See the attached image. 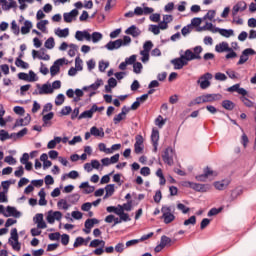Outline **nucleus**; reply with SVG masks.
<instances>
[{"mask_svg": "<svg viewBox=\"0 0 256 256\" xmlns=\"http://www.w3.org/2000/svg\"><path fill=\"white\" fill-rule=\"evenodd\" d=\"M181 53H183V50L180 51V57L174 58L170 61L171 65L174 66L175 70L183 69L185 66L189 65V61H191L189 59V56H187L186 52H184L183 54Z\"/></svg>", "mask_w": 256, "mask_h": 256, "instance_id": "obj_1", "label": "nucleus"}, {"mask_svg": "<svg viewBox=\"0 0 256 256\" xmlns=\"http://www.w3.org/2000/svg\"><path fill=\"white\" fill-rule=\"evenodd\" d=\"M161 213L165 225L173 223V220L175 219V214H173V208L171 206H162Z\"/></svg>", "mask_w": 256, "mask_h": 256, "instance_id": "obj_2", "label": "nucleus"}, {"mask_svg": "<svg viewBox=\"0 0 256 256\" xmlns=\"http://www.w3.org/2000/svg\"><path fill=\"white\" fill-rule=\"evenodd\" d=\"M213 79L212 73H205L197 80L198 85H200L201 89H209L211 87V80Z\"/></svg>", "mask_w": 256, "mask_h": 256, "instance_id": "obj_3", "label": "nucleus"}, {"mask_svg": "<svg viewBox=\"0 0 256 256\" xmlns=\"http://www.w3.org/2000/svg\"><path fill=\"white\" fill-rule=\"evenodd\" d=\"M9 243L15 251H21V244H19V234L17 228H13L10 233Z\"/></svg>", "mask_w": 256, "mask_h": 256, "instance_id": "obj_4", "label": "nucleus"}, {"mask_svg": "<svg viewBox=\"0 0 256 256\" xmlns=\"http://www.w3.org/2000/svg\"><path fill=\"white\" fill-rule=\"evenodd\" d=\"M193 51L191 49H187L184 51L186 53L187 57L190 59V61H195V59H201V53H203V47L196 46L193 48Z\"/></svg>", "mask_w": 256, "mask_h": 256, "instance_id": "obj_5", "label": "nucleus"}, {"mask_svg": "<svg viewBox=\"0 0 256 256\" xmlns=\"http://www.w3.org/2000/svg\"><path fill=\"white\" fill-rule=\"evenodd\" d=\"M173 157H175V150H173V148L171 147L166 148L162 155V159L164 163H166V165H169L171 167L174 163Z\"/></svg>", "mask_w": 256, "mask_h": 256, "instance_id": "obj_6", "label": "nucleus"}, {"mask_svg": "<svg viewBox=\"0 0 256 256\" xmlns=\"http://www.w3.org/2000/svg\"><path fill=\"white\" fill-rule=\"evenodd\" d=\"M65 63V58L57 59L53 65L50 67V75L51 77H55L61 71V66Z\"/></svg>", "mask_w": 256, "mask_h": 256, "instance_id": "obj_7", "label": "nucleus"}, {"mask_svg": "<svg viewBox=\"0 0 256 256\" xmlns=\"http://www.w3.org/2000/svg\"><path fill=\"white\" fill-rule=\"evenodd\" d=\"M255 53L256 52L255 50H253V48H246L244 51H242L237 65H244V63H247V61H249V55H255Z\"/></svg>", "mask_w": 256, "mask_h": 256, "instance_id": "obj_8", "label": "nucleus"}, {"mask_svg": "<svg viewBox=\"0 0 256 256\" xmlns=\"http://www.w3.org/2000/svg\"><path fill=\"white\" fill-rule=\"evenodd\" d=\"M246 9H247V3H245V1L237 2L232 8V17L235 19L239 11L243 13V11H245Z\"/></svg>", "mask_w": 256, "mask_h": 256, "instance_id": "obj_9", "label": "nucleus"}, {"mask_svg": "<svg viewBox=\"0 0 256 256\" xmlns=\"http://www.w3.org/2000/svg\"><path fill=\"white\" fill-rule=\"evenodd\" d=\"M123 47V39H117L115 41H109L104 48L108 51H115L117 49H121Z\"/></svg>", "mask_w": 256, "mask_h": 256, "instance_id": "obj_10", "label": "nucleus"}, {"mask_svg": "<svg viewBox=\"0 0 256 256\" xmlns=\"http://www.w3.org/2000/svg\"><path fill=\"white\" fill-rule=\"evenodd\" d=\"M77 15H79V10L73 9L70 12H66L63 14V19L65 23H72L77 19Z\"/></svg>", "mask_w": 256, "mask_h": 256, "instance_id": "obj_11", "label": "nucleus"}, {"mask_svg": "<svg viewBox=\"0 0 256 256\" xmlns=\"http://www.w3.org/2000/svg\"><path fill=\"white\" fill-rule=\"evenodd\" d=\"M228 93H238V95H242V97H245L247 95V91L245 88H241V84H234L231 87L227 88Z\"/></svg>", "mask_w": 256, "mask_h": 256, "instance_id": "obj_12", "label": "nucleus"}, {"mask_svg": "<svg viewBox=\"0 0 256 256\" xmlns=\"http://www.w3.org/2000/svg\"><path fill=\"white\" fill-rule=\"evenodd\" d=\"M145 146H143V136L137 135L136 136V142L134 144V152L139 155L140 153H143V149Z\"/></svg>", "mask_w": 256, "mask_h": 256, "instance_id": "obj_13", "label": "nucleus"}, {"mask_svg": "<svg viewBox=\"0 0 256 256\" xmlns=\"http://www.w3.org/2000/svg\"><path fill=\"white\" fill-rule=\"evenodd\" d=\"M37 88L39 89V95H51L53 93V87L51 84H37Z\"/></svg>", "mask_w": 256, "mask_h": 256, "instance_id": "obj_14", "label": "nucleus"}, {"mask_svg": "<svg viewBox=\"0 0 256 256\" xmlns=\"http://www.w3.org/2000/svg\"><path fill=\"white\" fill-rule=\"evenodd\" d=\"M75 39L77 41H84V39H86V41H91V34L87 30H78L75 33Z\"/></svg>", "mask_w": 256, "mask_h": 256, "instance_id": "obj_15", "label": "nucleus"}, {"mask_svg": "<svg viewBox=\"0 0 256 256\" xmlns=\"http://www.w3.org/2000/svg\"><path fill=\"white\" fill-rule=\"evenodd\" d=\"M204 103H213V101H221L223 95L221 94H206L202 95Z\"/></svg>", "mask_w": 256, "mask_h": 256, "instance_id": "obj_16", "label": "nucleus"}, {"mask_svg": "<svg viewBox=\"0 0 256 256\" xmlns=\"http://www.w3.org/2000/svg\"><path fill=\"white\" fill-rule=\"evenodd\" d=\"M6 212L8 214H5V217H15L16 219H19V217H21V212H19L15 207L7 206Z\"/></svg>", "mask_w": 256, "mask_h": 256, "instance_id": "obj_17", "label": "nucleus"}, {"mask_svg": "<svg viewBox=\"0 0 256 256\" xmlns=\"http://www.w3.org/2000/svg\"><path fill=\"white\" fill-rule=\"evenodd\" d=\"M216 53H225L231 51V47H229V43L227 42H220L215 46Z\"/></svg>", "mask_w": 256, "mask_h": 256, "instance_id": "obj_18", "label": "nucleus"}, {"mask_svg": "<svg viewBox=\"0 0 256 256\" xmlns=\"http://www.w3.org/2000/svg\"><path fill=\"white\" fill-rule=\"evenodd\" d=\"M31 123V115L27 114L26 117L16 120L14 127H25Z\"/></svg>", "mask_w": 256, "mask_h": 256, "instance_id": "obj_19", "label": "nucleus"}, {"mask_svg": "<svg viewBox=\"0 0 256 256\" xmlns=\"http://www.w3.org/2000/svg\"><path fill=\"white\" fill-rule=\"evenodd\" d=\"M213 33H220L222 37L229 38L234 35L233 29L215 28Z\"/></svg>", "mask_w": 256, "mask_h": 256, "instance_id": "obj_20", "label": "nucleus"}, {"mask_svg": "<svg viewBox=\"0 0 256 256\" xmlns=\"http://www.w3.org/2000/svg\"><path fill=\"white\" fill-rule=\"evenodd\" d=\"M125 33L126 35H131L132 37L137 38L141 35V30L137 26L132 25L125 30Z\"/></svg>", "mask_w": 256, "mask_h": 256, "instance_id": "obj_21", "label": "nucleus"}, {"mask_svg": "<svg viewBox=\"0 0 256 256\" xmlns=\"http://www.w3.org/2000/svg\"><path fill=\"white\" fill-rule=\"evenodd\" d=\"M151 141L154 147V151H157V145H159V130L153 129L151 133Z\"/></svg>", "mask_w": 256, "mask_h": 256, "instance_id": "obj_22", "label": "nucleus"}, {"mask_svg": "<svg viewBox=\"0 0 256 256\" xmlns=\"http://www.w3.org/2000/svg\"><path fill=\"white\" fill-rule=\"evenodd\" d=\"M32 57L33 59H40L41 61H49L51 59V56L49 54H45L44 52L39 53L37 50H32Z\"/></svg>", "mask_w": 256, "mask_h": 256, "instance_id": "obj_23", "label": "nucleus"}, {"mask_svg": "<svg viewBox=\"0 0 256 256\" xmlns=\"http://www.w3.org/2000/svg\"><path fill=\"white\" fill-rule=\"evenodd\" d=\"M214 187L218 191H224V189H227V187H229V180L217 181L214 183Z\"/></svg>", "mask_w": 256, "mask_h": 256, "instance_id": "obj_24", "label": "nucleus"}, {"mask_svg": "<svg viewBox=\"0 0 256 256\" xmlns=\"http://www.w3.org/2000/svg\"><path fill=\"white\" fill-rule=\"evenodd\" d=\"M33 29V23L29 20L24 21V26L21 27L22 35H27Z\"/></svg>", "mask_w": 256, "mask_h": 256, "instance_id": "obj_25", "label": "nucleus"}, {"mask_svg": "<svg viewBox=\"0 0 256 256\" xmlns=\"http://www.w3.org/2000/svg\"><path fill=\"white\" fill-rule=\"evenodd\" d=\"M103 85V80L98 79L95 83L91 84L90 86H84L82 91H87L88 89H92L93 91H97L100 86Z\"/></svg>", "mask_w": 256, "mask_h": 256, "instance_id": "obj_26", "label": "nucleus"}, {"mask_svg": "<svg viewBox=\"0 0 256 256\" xmlns=\"http://www.w3.org/2000/svg\"><path fill=\"white\" fill-rule=\"evenodd\" d=\"M90 133L94 137H105V132L103 131V128H97L94 126L90 129Z\"/></svg>", "mask_w": 256, "mask_h": 256, "instance_id": "obj_27", "label": "nucleus"}, {"mask_svg": "<svg viewBox=\"0 0 256 256\" xmlns=\"http://www.w3.org/2000/svg\"><path fill=\"white\" fill-rule=\"evenodd\" d=\"M222 107L226 109V111H233L235 109V103L231 100L222 101Z\"/></svg>", "mask_w": 256, "mask_h": 256, "instance_id": "obj_28", "label": "nucleus"}, {"mask_svg": "<svg viewBox=\"0 0 256 256\" xmlns=\"http://www.w3.org/2000/svg\"><path fill=\"white\" fill-rule=\"evenodd\" d=\"M93 109H89V110H86L84 112H82L79 116H78V119L81 120V119H91L93 117Z\"/></svg>", "mask_w": 256, "mask_h": 256, "instance_id": "obj_29", "label": "nucleus"}, {"mask_svg": "<svg viewBox=\"0 0 256 256\" xmlns=\"http://www.w3.org/2000/svg\"><path fill=\"white\" fill-rule=\"evenodd\" d=\"M99 223V220L97 218L87 219L84 223V227L86 229H93L94 225H97Z\"/></svg>", "mask_w": 256, "mask_h": 256, "instance_id": "obj_30", "label": "nucleus"}, {"mask_svg": "<svg viewBox=\"0 0 256 256\" xmlns=\"http://www.w3.org/2000/svg\"><path fill=\"white\" fill-rule=\"evenodd\" d=\"M215 29H218L217 27L213 26V23L211 22H206V24L198 29V31H215Z\"/></svg>", "mask_w": 256, "mask_h": 256, "instance_id": "obj_31", "label": "nucleus"}, {"mask_svg": "<svg viewBox=\"0 0 256 256\" xmlns=\"http://www.w3.org/2000/svg\"><path fill=\"white\" fill-rule=\"evenodd\" d=\"M184 187H189L190 189H194V191H200V187H201V184L200 183H195V182H185L184 183Z\"/></svg>", "mask_w": 256, "mask_h": 256, "instance_id": "obj_32", "label": "nucleus"}, {"mask_svg": "<svg viewBox=\"0 0 256 256\" xmlns=\"http://www.w3.org/2000/svg\"><path fill=\"white\" fill-rule=\"evenodd\" d=\"M15 134L9 135V132L5 130H0V141H7V139H12Z\"/></svg>", "mask_w": 256, "mask_h": 256, "instance_id": "obj_33", "label": "nucleus"}, {"mask_svg": "<svg viewBox=\"0 0 256 256\" xmlns=\"http://www.w3.org/2000/svg\"><path fill=\"white\" fill-rule=\"evenodd\" d=\"M55 34H56L58 37H69V28H64V29L58 28V29L55 31Z\"/></svg>", "mask_w": 256, "mask_h": 256, "instance_id": "obj_34", "label": "nucleus"}, {"mask_svg": "<svg viewBox=\"0 0 256 256\" xmlns=\"http://www.w3.org/2000/svg\"><path fill=\"white\" fill-rule=\"evenodd\" d=\"M16 67H21V69H29V63L23 61L21 58H16Z\"/></svg>", "mask_w": 256, "mask_h": 256, "instance_id": "obj_35", "label": "nucleus"}, {"mask_svg": "<svg viewBox=\"0 0 256 256\" xmlns=\"http://www.w3.org/2000/svg\"><path fill=\"white\" fill-rule=\"evenodd\" d=\"M91 35L92 43H99L103 39V34L100 32H93Z\"/></svg>", "mask_w": 256, "mask_h": 256, "instance_id": "obj_36", "label": "nucleus"}, {"mask_svg": "<svg viewBox=\"0 0 256 256\" xmlns=\"http://www.w3.org/2000/svg\"><path fill=\"white\" fill-rule=\"evenodd\" d=\"M77 49H79V46H77L76 44H69V50H68V55L69 57H75L76 53H77Z\"/></svg>", "mask_w": 256, "mask_h": 256, "instance_id": "obj_37", "label": "nucleus"}, {"mask_svg": "<svg viewBox=\"0 0 256 256\" xmlns=\"http://www.w3.org/2000/svg\"><path fill=\"white\" fill-rule=\"evenodd\" d=\"M12 33H14L16 36L19 35V33H21V30L19 28V25H17V22L15 20H13L11 22V27H10Z\"/></svg>", "mask_w": 256, "mask_h": 256, "instance_id": "obj_38", "label": "nucleus"}, {"mask_svg": "<svg viewBox=\"0 0 256 256\" xmlns=\"http://www.w3.org/2000/svg\"><path fill=\"white\" fill-rule=\"evenodd\" d=\"M58 209H64V211H67L69 209V204H67V200L61 199L57 202Z\"/></svg>", "mask_w": 256, "mask_h": 256, "instance_id": "obj_39", "label": "nucleus"}, {"mask_svg": "<svg viewBox=\"0 0 256 256\" xmlns=\"http://www.w3.org/2000/svg\"><path fill=\"white\" fill-rule=\"evenodd\" d=\"M125 112H120L118 115H116L113 118L114 124L115 125H119V123H121V121H123V119H125Z\"/></svg>", "mask_w": 256, "mask_h": 256, "instance_id": "obj_40", "label": "nucleus"}, {"mask_svg": "<svg viewBox=\"0 0 256 256\" xmlns=\"http://www.w3.org/2000/svg\"><path fill=\"white\" fill-rule=\"evenodd\" d=\"M133 71L136 75H139L143 71V64L141 62H136L133 64Z\"/></svg>", "mask_w": 256, "mask_h": 256, "instance_id": "obj_41", "label": "nucleus"}, {"mask_svg": "<svg viewBox=\"0 0 256 256\" xmlns=\"http://www.w3.org/2000/svg\"><path fill=\"white\" fill-rule=\"evenodd\" d=\"M101 245L102 247H105V241L99 240V239H94L90 242L89 247H99Z\"/></svg>", "mask_w": 256, "mask_h": 256, "instance_id": "obj_42", "label": "nucleus"}, {"mask_svg": "<svg viewBox=\"0 0 256 256\" xmlns=\"http://www.w3.org/2000/svg\"><path fill=\"white\" fill-rule=\"evenodd\" d=\"M151 49H153V42L151 40H148L144 43L142 51L150 53Z\"/></svg>", "mask_w": 256, "mask_h": 256, "instance_id": "obj_43", "label": "nucleus"}, {"mask_svg": "<svg viewBox=\"0 0 256 256\" xmlns=\"http://www.w3.org/2000/svg\"><path fill=\"white\" fill-rule=\"evenodd\" d=\"M45 47L46 49H53L55 47V39L53 37L48 38L45 41Z\"/></svg>", "mask_w": 256, "mask_h": 256, "instance_id": "obj_44", "label": "nucleus"}, {"mask_svg": "<svg viewBox=\"0 0 256 256\" xmlns=\"http://www.w3.org/2000/svg\"><path fill=\"white\" fill-rule=\"evenodd\" d=\"M106 195L113 196V193H115V184H108L105 187Z\"/></svg>", "mask_w": 256, "mask_h": 256, "instance_id": "obj_45", "label": "nucleus"}, {"mask_svg": "<svg viewBox=\"0 0 256 256\" xmlns=\"http://www.w3.org/2000/svg\"><path fill=\"white\" fill-rule=\"evenodd\" d=\"M75 69L77 71H83V60L80 57H76L75 59Z\"/></svg>", "mask_w": 256, "mask_h": 256, "instance_id": "obj_46", "label": "nucleus"}, {"mask_svg": "<svg viewBox=\"0 0 256 256\" xmlns=\"http://www.w3.org/2000/svg\"><path fill=\"white\" fill-rule=\"evenodd\" d=\"M54 116L55 114L53 112H49L48 114L44 115L42 118L44 126L47 125V123H49V121H51V119H53Z\"/></svg>", "mask_w": 256, "mask_h": 256, "instance_id": "obj_47", "label": "nucleus"}, {"mask_svg": "<svg viewBox=\"0 0 256 256\" xmlns=\"http://www.w3.org/2000/svg\"><path fill=\"white\" fill-rule=\"evenodd\" d=\"M123 211H131L133 209V200H128L127 203L121 205Z\"/></svg>", "mask_w": 256, "mask_h": 256, "instance_id": "obj_48", "label": "nucleus"}, {"mask_svg": "<svg viewBox=\"0 0 256 256\" xmlns=\"http://www.w3.org/2000/svg\"><path fill=\"white\" fill-rule=\"evenodd\" d=\"M63 103H65V95L58 94L55 99V105L59 106V105H63Z\"/></svg>", "mask_w": 256, "mask_h": 256, "instance_id": "obj_49", "label": "nucleus"}, {"mask_svg": "<svg viewBox=\"0 0 256 256\" xmlns=\"http://www.w3.org/2000/svg\"><path fill=\"white\" fill-rule=\"evenodd\" d=\"M140 55L142 56L140 61H142V63H149V52H145V51H140Z\"/></svg>", "mask_w": 256, "mask_h": 256, "instance_id": "obj_50", "label": "nucleus"}, {"mask_svg": "<svg viewBox=\"0 0 256 256\" xmlns=\"http://www.w3.org/2000/svg\"><path fill=\"white\" fill-rule=\"evenodd\" d=\"M160 244L164 247H167V245L171 244V238L167 237L166 235H163L160 240Z\"/></svg>", "mask_w": 256, "mask_h": 256, "instance_id": "obj_51", "label": "nucleus"}, {"mask_svg": "<svg viewBox=\"0 0 256 256\" xmlns=\"http://www.w3.org/2000/svg\"><path fill=\"white\" fill-rule=\"evenodd\" d=\"M197 223V217L191 216L187 220L184 221V225L187 227L188 225H195Z\"/></svg>", "mask_w": 256, "mask_h": 256, "instance_id": "obj_52", "label": "nucleus"}, {"mask_svg": "<svg viewBox=\"0 0 256 256\" xmlns=\"http://www.w3.org/2000/svg\"><path fill=\"white\" fill-rule=\"evenodd\" d=\"M217 12L215 10H209L207 14L204 16V19H209V21H213L215 19V15Z\"/></svg>", "mask_w": 256, "mask_h": 256, "instance_id": "obj_53", "label": "nucleus"}, {"mask_svg": "<svg viewBox=\"0 0 256 256\" xmlns=\"http://www.w3.org/2000/svg\"><path fill=\"white\" fill-rule=\"evenodd\" d=\"M177 209L179 211H181L182 213H184V215L189 213V207L185 206V204H183V203H178L177 204Z\"/></svg>", "mask_w": 256, "mask_h": 256, "instance_id": "obj_54", "label": "nucleus"}, {"mask_svg": "<svg viewBox=\"0 0 256 256\" xmlns=\"http://www.w3.org/2000/svg\"><path fill=\"white\" fill-rule=\"evenodd\" d=\"M128 65H135L137 63V55H131L130 57L125 59Z\"/></svg>", "mask_w": 256, "mask_h": 256, "instance_id": "obj_55", "label": "nucleus"}, {"mask_svg": "<svg viewBox=\"0 0 256 256\" xmlns=\"http://www.w3.org/2000/svg\"><path fill=\"white\" fill-rule=\"evenodd\" d=\"M69 203H77L79 201V194H72L67 197Z\"/></svg>", "mask_w": 256, "mask_h": 256, "instance_id": "obj_56", "label": "nucleus"}, {"mask_svg": "<svg viewBox=\"0 0 256 256\" xmlns=\"http://www.w3.org/2000/svg\"><path fill=\"white\" fill-rule=\"evenodd\" d=\"M214 77L216 81H227V75L221 72H217Z\"/></svg>", "mask_w": 256, "mask_h": 256, "instance_id": "obj_57", "label": "nucleus"}, {"mask_svg": "<svg viewBox=\"0 0 256 256\" xmlns=\"http://www.w3.org/2000/svg\"><path fill=\"white\" fill-rule=\"evenodd\" d=\"M83 243H85V238L79 236L76 238L74 244H73V247H81V245H83Z\"/></svg>", "mask_w": 256, "mask_h": 256, "instance_id": "obj_58", "label": "nucleus"}, {"mask_svg": "<svg viewBox=\"0 0 256 256\" xmlns=\"http://www.w3.org/2000/svg\"><path fill=\"white\" fill-rule=\"evenodd\" d=\"M4 161L5 163H8V165H15L17 163V160L11 155L6 156Z\"/></svg>", "mask_w": 256, "mask_h": 256, "instance_id": "obj_59", "label": "nucleus"}, {"mask_svg": "<svg viewBox=\"0 0 256 256\" xmlns=\"http://www.w3.org/2000/svg\"><path fill=\"white\" fill-rule=\"evenodd\" d=\"M98 67H99V71L101 73H104V71L107 69V67H109V62L100 61Z\"/></svg>", "mask_w": 256, "mask_h": 256, "instance_id": "obj_60", "label": "nucleus"}, {"mask_svg": "<svg viewBox=\"0 0 256 256\" xmlns=\"http://www.w3.org/2000/svg\"><path fill=\"white\" fill-rule=\"evenodd\" d=\"M14 113H16V115H25V108L21 107V106H15L13 108Z\"/></svg>", "mask_w": 256, "mask_h": 256, "instance_id": "obj_61", "label": "nucleus"}, {"mask_svg": "<svg viewBox=\"0 0 256 256\" xmlns=\"http://www.w3.org/2000/svg\"><path fill=\"white\" fill-rule=\"evenodd\" d=\"M149 31H151L155 35H159L161 33V29L157 25H150Z\"/></svg>", "mask_w": 256, "mask_h": 256, "instance_id": "obj_62", "label": "nucleus"}, {"mask_svg": "<svg viewBox=\"0 0 256 256\" xmlns=\"http://www.w3.org/2000/svg\"><path fill=\"white\" fill-rule=\"evenodd\" d=\"M61 243L64 246L69 245V234H62L61 235Z\"/></svg>", "mask_w": 256, "mask_h": 256, "instance_id": "obj_63", "label": "nucleus"}, {"mask_svg": "<svg viewBox=\"0 0 256 256\" xmlns=\"http://www.w3.org/2000/svg\"><path fill=\"white\" fill-rule=\"evenodd\" d=\"M156 125L158 127H163V125H165V120L163 119V116L159 115L157 118H156V121H155Z\"/></svg>", "mask_w": 256, "mask_h": 256, "instance_id": "obj_64", "label": "nucleus"}]
</instances>
